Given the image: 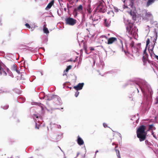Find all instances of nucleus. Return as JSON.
Masks as SVG:
<instances>
[{
	"label": "nucleus",
	"mask_w": 158,
	"mask_h": 158,
	"mask_svg": "<svg viewBox=\"0 0 158 158\" xmlns=\"http://www.w3.org/2000/svg\"><path fill=\"white\" fill-rule=\"evenodd\" d=\"M137 137L139 138L140 141H143L146 138L147 133L145 131V127L141 126L136 131Z\"/></svg>",
	"instance_id": "obj_1"
},
{
	"label": "nucleus",
	"mask_w": 158,
	"mask_h": 158,
	"mask_svg": "<svg viewBox=\"0 0 158 158\" xmlns=\"http://www.w3.org/2000/svg\"><path fill=\"white\" fill-rule=\"evenodd\" d=\"M97 5V10L98 11L104 13L106 11V6L102 1L100 2Z\"/></svg>",
	"instance_id": "obj_2"
},
{
	"label": "nucleus",
	"mask_w": 158,
	"mask_h": 158,
	"mask_svg": "<svg viewBox=\"0 0 158 158\" xmlns=\"http://www.w3.org/2000/svg\"><path fill=\"white\" fill-rule=\"evenodd\" d=\"M124 21L126 24H128L127 27V31L130 34H132L133 32V28H132V24L130 23V21L129 20L125 19Z\"/></svg>",
	"instance_id": "obj_3"
},
{
	"label": "nucleus",
	"mask_w": 158,
	"mask_h": 158,
	"mask_svg": "<svg viewBox=\"0 0 158 158\" xmlns=\"http://www.w3.org/2000/svg\"><path fill=\"white\" fill-rule=\"evenodd\" d=\"M66 23L67 24L73 26L76 23V20L71 18H67L65 19Z\"/></svg>",
	"instance_id": "obj_4"
},
{
	"label": "nucleus",
	"mask_w": 158,
	"mask_h": 158,
	"mask_svg": "<svg viewBox=\"0 0 158 158\" xmlns=\"http://www.w3.org/2000/svg\"><path fill=\"white\" fill-rule=\"evenodd\" d=\"M84 85V83H80L77 86L74 87V88L76 90H79L81 89Z\"/></svg>",
	"instance_id": "obj_5"
},
{
	"label": "nucleus",
	"mask_w": 158,
	"mask_h": 158,
	"mask_svg": "<svg viewBox=\"0 0 158 158\" xmlns=\"http://www.w3.org/2000/svg\"><path fill=\"white\" fill-rule=\"evenodd\" d=\"M127 12L130 14V15L132 16L133 19L134 20H135L136 18V14L134 12H132V10H127Z\"/></svg>",
	"instance_id": "obj_6"
},
{
	"label": "nucleus",
	"mask_w": 158,
	"mask_h": 158,
	"mask_svg": "<svg viewBox=\"0 0 158 158\" xmlns=\"http://www.w3.org/2000/svg\"><path fill=\"white\" fill-rule=\"evenodd\" d=\"M152 18V15L150 13H147L146 15L145 19L148 20L151 19Z\"/></svg>",
	"instance_id": "obj_7"
},
{
	"label": "nucleus",
	"mask_w": 158,
	"mask_h": 158,
	"mask_svg": "<svg viewBox=\"0 0 158 158\" xmlns=\"http://www.w3.org/2000/svg\"><path fill=\"white\" fill-rule=\"evenodd\" d=\"M116 40V39L114 37H111L108 40V44H112Z\"/></svg>",
	"instance_id": "obj_8"
},
{
	"label": "nucleus",
	"mask_w": 158,
	"mask_h": 158,
	"mask_svg": "<svg viewBox=\"0 0 158 158\" xmlns=\"http://www.w3.org/2000/svg\"><path fill=\"white\" fill-rule=\"evenodd\" d=\"M54 3V0H52L51 2L48 5L46 9L47 10H48L50 9L52 6L53 5Z\"/></svg>",
	"instance_id": "obj_9"
},
{
	"label": "nucleus",
	"mask_w": 158,
	"mask_h": 158,
	"mask_svg": "<svg viewBox=\"0 0 158 158\" xmlns=\"http://www.w3.org/2000/svg\"><path fill=\"white\" fill-rule=\"evenodd\" d=\"M77 143L79 145H82L84 143L83 140L79 136L78 137Z\"/></svg>",
	"instance_id": "obj_10"
},
{
	"label": "nucleus",
	"mask_w": 158,
	"mask_h": 158,
	"mask_svg": "<svg viewBox=\"0 0 158 158\" xmlns=\"http://www.w3.org/2000/svg\"><path fill=\"white\" fill-rule=\"evenodd\" d=\"M82 6L81 5H80L78 6L77 9H75L74 10L75 11L78 10V11L80 12L82 11Z\"/></svg>",
	"instance_id": "obj_11"
},
{
	"label": "nucleus",
	"mask_w": 158,
	"mask_h": 158,
	"mask_svg": "<svg viewBox=\"0 0 158 158\" xmlns=\"http://www.w3.org/2000/svg\"><path fill=\"white\" fill-rule=\"evenodd\" d=\"M43 31L44 33L46 34H48L49 33L48 29L46 27H44Z\"/></svg>",
	"instance_id": "obj_12"
},
{
	"label": "nucleus",
	"mask_w": 158,
	"mask_h": 158,
	"mask_svg": "<svg viewBox=\"0 0 158 158\" xmlns=\"http://www.w3.org/2000/svg\"><path fill=\"white\" fill-rule=\"evenodd\" d=\"M155 0H149L147 2V5L149 6L153 3Z\"/></svg>",
	"instance_id": "obj_13"
},
{
	"label": "nucleus",
	"mask_w": 158,
	"mask_h": 158,
	"mask_svg": "<svg viewBox=\"0 0 158 158\" xmlns=\"http://www.w3.org/2000/svg\"><path fill=\"white\" fill-rule=\"evenodd\" d=\"M116 152L118 157L119 158H121L119 151L117 150H116Z\"/></svg>",
	"instance_id": "obj_14"
},
{
	"label": "nucleus",
	"mask_w": 158,
	"mask_h": 158,
	"mask_svg": "<svg viewBox=\"0 0 158 158\" xmlns=\"http://www.w3.org/2000/svg\"><path fill=\"white\" fill-rule=\"evenodd\" d=\"M72 66L71 65H69L66 68L65 71L66 72H68V71L71 68Z\"/></svg>",
	"instance_id": "obj_15"
},
{
	"label": "nucleus",
	"mask_w": 158,
	"mask_h": 158,
	"mask_svg": "<svg viewBox=\"0 0 158 158\" xmlns=\"http://www.w3.org/2000/svg\"><path fill=\"white\" fill-rule=\"evenodd\" d=\"M108 14H110V15L112 16H113L114 15V13L113 12V11L112 10L109 11V12H108Z\"/></svg>",
	"instance_id": "obj_16"
},
{
	"label": "nucleus",
	"mask_w": 158,
	"mask_h": 158,
	"mask_svg": "<svg viewBox=\"0 0 158 158\" xmlns=\"http://www.w3.org/2000/svg\"><path fill=\"white\" fill-rule=\"evenodd\" d=\"M150 43V40L149 39H148L146 41V47H147V46Z\"/></svg>",
	"instance_id": "obj_17"
},
{
	"label": "nucleus",
	"mask_w": 158,
	"mask_h": 158,
	"mask_svg": "<svg viewBox=\"0 0 158 158\" xmlns=\"http://www.w3.org/2000/svg\"><path fill=\"white\" fill-rule=\"evenodd\" d=\"M104 24L106 26H108L109 25V24H108L106 23V19H105L104 20Z\"/></svg>",
	"instance_id": "obj_18"
},
{
	"label": "nucleus",
	"mask_w": 158,
	"mask_h": 158,
	"mask_svg": "<svg viewBox=\"0 0 158 158\" xmlns=\"http://www.w3.org/2000/svg\"><path fill=\"white\" fill-rule=\"evenodd\" d=\"M56 127L58 129H60L61 126L60 125L56 124Z\"/></svg>",
	"instance_id": "obj_19"
},
{
	"label": "nucleus",
	"mask_w": 158,
	"mask_h": 158,
	"mask_svg": "<svg viewBox=\"0 0 158 158\" xmlns=\"http://www.w3.org/2000/svg\"><path fill=\"white\" fill-rule=\"evenodd\" d=\"M25 25L28 28H30V26L28 23L26 24Z\"/></svg>",
	"instance_id": "obj_20"
},
{
	"label": "nucleus",
	"mask_w": 158,
	"mask_h": 158,
	"mask_svg": "<svg viewBox=\"0 0 158 158\" xmlns=\"http://www.w3.org/2000/svg\"><path fill=\"white\" fill-rule=\"evenodd\" d=\"M87 11L89 13V14L91 12V9H90V7H89V8H88V9H87Z\"/></svg>",
	"instance_id": "obj_21"
},
{
	"label": "nucleus",
	"mask_w": 158,
	"mask_h": 158,
	"mask_svg": "<svg viewBox=\"0 0 158 158\" xmlns=\"http://www.w3.org/2000/svg\"><path fill=\"white\" fill-rule=\"evenodd\" d=\"M79 94V92H76L75 94V96H76V97H77L78 95Z\"/></svg>",
	"instance_id": "obj_22"
},
{
	"label": "nucleus",
	"mask_w": 158,
	"mask_h": 158,
	"mask_svg": "<svg viewBox=\"0 0 158 158\" xmlns=\"http://www.w3.org/2000/svg\"><path fill=\"white\" fill-rule=\"evenodd\" d=\"M14 70L15 71L18 73H19V72L16 69L15 66Z\"/></svg>",
	"instance_id": "obj_23"
},
{
	"label": "nucleus",
	"mask_w": 158,
	"mask_h": 158,
	"mask_svg": "<svg viewBox=\"0 0 158 158\" xmlns=\"http://www.w3.org/2000/svg\"><path fill=\"white\" fill-rule=\"evenodd\" d=\"M153 48H154V46L153 47V48H152V49H151V52H150L151 55H152V53H154L153 51Z\"/></svg>",
	"instance_id": "obj_24"
},
{
	"label": "nucleus",
	"mask_w": 158,
	"mask_h": 158,
	"mask_svg": "<svg viewBox=\"0 0 158 158\" xmlns=\"http://www.w3.org/2000/svg\"><path fill=\"white\" fill-rule=\"evenodd\" d=\"M114 8V11L116 12H117L118 11V10L117 8H116L115 7Z\"/></svg>",
	"instance_id": "obj_25"
},
{
	"label": "nucleus",
	"mask_w": 158,
	"mask_h": 158,
	"mask_svg": "<svg viewBox=\"0 0 158 158\" xmlns=\"http://www.w3.org/2000/svg\"><path fill=\"white\" fill-rule=\"evenodd\" d=\"M146 48H147V47H146L145 48V49L143 51V53L144 54H145L146 55V50H147Z\"/></svg>",
	"instance_id": "obj_26"
},
{
	"label": "nucleus",
	"mask_w": 158,
	"mask_h": 158,
	"mask_svg": "<svg viewBox=\"0 0 158 158\" xmlns=\"http://www.w3.org/2000/svg\"><path fill=\"white\" fill-rule=\"evenodd\" d=\"M129 7H131L132 8V9H133V7L132 5H129Z\"/></svg>",
	"instance_id": "obj_27"
},
{
	"label": "nucleus",
	"mask_w": 158,
	"mask_h": 158,
	"mask_svg": "<svg viewBox=\"0 0 158 158\" xmlns=\"http://www.w3.org/2000/svg\"><path fill=\"white\" fill-rule=\"evenodd\" d=\"M103 125L104 127H107V125L105 123H103Z\"/></svg>",
	"instance_id": "obj_28"
},
{
	"label": "nucleus",
	"mask_w": 158,
	"mask_h": 158,
	"mask_svg": "<svg viewBox=\"0 0 158 158\" xmlns=\"http://www.w3.org/2000/svg\"><path fill=\"white\" fill-rule=\"evenodd\" d=\"M155 55L156 59L158 60V56L156 55Z\"/></svg>",
	"instance_id": "obj_29"
},
{
	"label": "nucleus",
	"mask_w": 158,
	"mask_h": 158,
	"mask_svg": "<svg viewBox=\"0 0 158 158\" xmlns=\"http://www.w3.org/2000/svg\"><path fill=\"white\" fill-rule=\"evenodd\" d=\"M102 37L103 38H106V39L107 38L106 37V36H102Z\"/></svg>",
	"instance_id": "obj_30"
},
{
	"label": "nucleus",
	"mask_w": 158,
	"mask_h": 158,
	"mask_svg": "<svg viewBox=\"0 0 158 158\" xmlns=\"http://www.w3.org/2000/svg\"><path fill=\"white\" fill-rule=\"evenodd\" d=\"M124 8L127 9L128 8V7L127 6L126 7H124Z\"/></svg>",
	"instance_id": "obj_31"
},
{
	"label": "nucleus",
	"mask_w": 158,
	"mask_h": 158,
	"mask_svg": "<svg viewBox=\"0 0 158 158\" xmlns=\"http://www.w3.org/2000/svg\"><path fill=\"white\" fill-rule=\"evenodd\" d=\"M94 48H91L90 49V50H94Z\"/></svg>",
	"instance_id": "obj_32"
},
{
	"label": "nucleus",
	"mask_w": 158,
	"mask_h": 158,
	"mask_svg": "<svg viewBox=\"0 0 158 158\" xmlns=\"http://www.w3.org/2000/svg\"><path fill=\"white\" fill-rule=\"evenodd\" d=\"M98 152V151L97 150L96 152V153Z\"/></svg>",
	"instance_id": "obj_33"
},
{
	"label": "nucleus",
	"mask_w": 158,
	"mask_h": 158,
	"mask_svg": "<svg viewBox=\"0 0 158 158\" xmlns=\"http://www.w3.org/2000/svg\"><path fill=\"white\" fill-rule=\"evenodd\" d=\"M153 136H154L155 138V136L154 135H153Z\"/></svg>",
	"instance_id": "obj_34"
}]
</instances>
